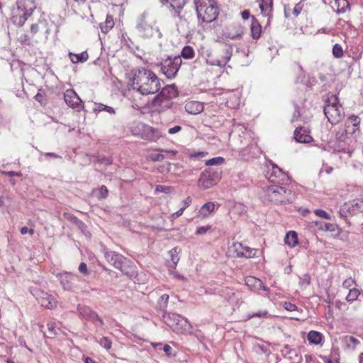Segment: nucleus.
Returning <instances> with one entry per match:
<instances>
[{"label": "nucleus", "mask_w": 363, "mask_h": 363, "mask_svg": "<svg viewBox=\"0 0 363 363\" xmlns=\"http://www.w3.org/2000/svg\"><path fill=\"white\" fill-rule=\"evenodd\" d=\"M267 177L272 184L264 189L262 195L263 201L274 205L291 203L294 199L291 191L281 186L290 182L288 174L277 165L273 164L272 172H268Z\"/></svg>", "instance_id": "nucleus-1"}, {"label": "nucleus", "mask_w": 363, "mask_h": 363, "mask_svg": "<svg viewBox=\"0 0 363 363\" xmlns=\"http://www.w3.org/2000/svg\"><path fill=\"white\" fill-rule=\"evenodd\" d=\"M131 86L143 95L153 94L161 88L160 79L151 70L143 67L132 71Z\"/></svg>", "instance_id": "nucleus-2"}, {"label": "nucleus", "mask_w": 363, "mask_h": 363, "mask_svg": "<svg viewBox=\"0 0 363 363\" xmlns=\"http://www.w3.org/2000/svg\"><path fill=\"white\" fill-rule=\"evenodd\" d=\"M35 0H19L11 11V22L22 27L36 9Z\"/></svg>", "instance_id": "nucleus-3"}, {"label": "nucleus", "mask_w": 363, "mask_h": 363, "mask_svg": "<svg viewBox=\"0 0 363 363\" xmlns=\"http://www.w3.org/2000/svg\"><path fill=\"white\" fill-rule=\"evenodd\" d=\"M324 114L332 125L339 123L345 116V110L336 95L328 98L323 108Z\"/></svg>", "instance_id": "nucleus-4"}, {"label": "nucleus", "mask_w": 363, "mask_h": 363, "mask_svg": "<svg viewBox=\"0 0 363 363\" xmlns=\"http://www.w3.org/2000/svg\"><path fill=\"white\" fill-rule=\"evenodd\" d=\"M177 95L178 91L175 85H167L153 99L152 104L155 107L159 108L160 111L169 109L173 104L172 100L176 98Z\"/></svg>", "instance_id": "nucleus-5"}, {"label": "nucleus", "mask_w": 363, "mask_h": 363, "mask_svg": "<svg viewBox=\"0 0 363 363\" xmlns=\"http://www.w3.org/2000/svg\"><path fill=\"white\" fill-rule=\"evenodd\" d=\"M198 18L203 22L211 23L218 15V9L211 0H198L195 2Z\"/></svg>", "instance_id": "nucleus-6"}, {"label": "nucleus", "mask_w": 363, "mask_h": 363, "mask_svg": "<svg viewBox=\"0 0 363 363\" xmlns=\"http://www.w3.org/2000/svg\"><path fill=\"white\" fill-rule=\"evenodd\" d=\"M163 320L174 332L184 334L190 329L188 320L179 314L166 313L163 315Z\"/></svg>", "instance_id": "nucleus-7"}, {"label": "nucleus", "mask_w": 363, "mask_h": 363, "mask_svg": "<svg viewBox=\"0 0 363 363\" xmlns=\"http://www.w3.org/2000/svg\"><path fill=\"white\" fill-rule=\"evenodd\" d=\"M182 60L181 56L170 57L168 56L163 59L160 62V69L163 74L168 79H174L181 65Z\"/></svg>", "instance_id": "nucleus-8"}, {"label": "nucleus", "mask_w": 363, "mask_h": 363, "mask_svg": "<svg viewBox=\"0 0 363 363\" xmlns=\"http://www.w3.org/2000/svg\"><path fill=\"white\" fill-rule=\"evenodd\" d=\"M221 171L218 167H209L203 171L199 177L198 185L207 189L214 186L220 178Z\"/></svg>", "instance_id": "nucleus-9"}, {"label": "nucleus", "mask_w": 363, "mask_h": 363, "mask_svg": "<svg viewBox=\"0 0 363 363\" xmlns=\"http://www.w3.org/2000/svg\"><path fill=\"white\" fill-rule=\"evenodd\" d=\"M233 55V48L225 45L218 51L216 59L208 60L207 63L212 66L224 67L229 62Z\"/></svg>", "instance_id": "nucleus-10"}, {"label": "nucleus", "mask_w": 363, "mask_h": 363, "mask_svg": "<svg viewBox=\"0 0 363 363\" xmlns=\"http://www.w3.org/2000/svg\"><path fill=\"white\" fill-rule=\"evenodd\" d=\"M30 32L32 38H41L47 40L50 33V30L48 22L45 20H40L30 26Z\"/></svg>", "instance_id": "nucleus-11"}, {"label": "nucleus", "mask_w": 363, "mask_h": 363, "mask_svg": "<svg viewBox=\"0 0 363 363\" xmlns=\"http://www.w3.org/2000/svg\"><path fill=\"white\" fill-rule=\"evenodd\" d=\"M106 260L116 269L124 272V266L127 262V259L122 255L113 251H108L104 253Z\"/></svg>", "instance_id": "nucleus-12"}, {"label": "nucleus", "mask_w": 363, "mask_h": 363, "mask_svg": "<svg viewBox=\"0 0 363 363\" xmlns=\"http://www.w3.org/2000/svg\"><path fill=\"white\" fill-rule=\"evenodd\" d=\"M232 250L237 257L252 258L256 256L258 250L243 245L241 242H235L232 247Z\"/></svg>", "instance_id": "nucleus-13"}, {"label": "nucleus", "mask_w": 363, "mask_h": 363, "mask_svg": "<svg viewBox=\"0 0 363 363\" xmlns=\"http://www.w3.org/2000/svg\"><path fill=\"white\" fill-rule=\"evenodd\" d=\"M65 101L67 106L79 111L83 108V102L73 89H67L64 93Z\"/></svg>", "instance_id": "nucleus-14"}, {"label": "nucleus", "mask_w": 363, "mask_h": 363, "mask_svg": "<svg viewBox=\"0 0 363 363\" xmlns=\"http://www.w3.org/2000/svg\"><path fill=\"white\" fill-rule=\"evenodd\" d=\"M244 27L240 23H233L226 28L223 36L232 40L240 39L244 34Z\"/></svg>", "instance_id": "nucleus-15"}, {"label": "nucleus", "mask_w": 363, "mask_h": 363, "mask_svg": "<svg viewBox=\"0 0 363 363\" xmlns=\"http://www.w3.org/2000/svg\"><path fill=\"white\" fill-rule=\"evenodd\" d=\"M137 29L140 35L145 38H151L156 33H158L160 36L161 35L159 29L148 24L144 18L140 20L137 25Z\"/></svg>", "instance_id": "nucleus-16"}, {"label": "nucleus", "mask_w": 363, "mask_h": 363, "mask_svg": "<svg viewBox=\"0 0 363 363\" xmlns=\"http://www.w3.org/2000/svg\"><path fill=\"white\" fill-rule=\"evenodd\" d=\"M362 205V202L361 203L354 201L352 202L345 203L341 208H340L339 213L341 217H347L349 216H353L361 211V206Z\"/></svg>", "instance_id": "nucleus-17"}, {"label": "nucleus", "mask_w": 363, "mask_h": 363, "mask_svg": "<svg viewBox=\"0 0 363 363\" xmlns=\"http://www.w3.org/2000/svg\"><path fill=\"white\" fill-rule=\"evenodd\" d=\"M142 130L143 131L140 138L143 140L156 141L162 136V133L157 128H153L145 123Z\"/></svg>", "instance_id": "nucleus-18"}, {"label": "nucleus", "mask_w": 363, "mask_h": 363, "mask_svg": "<svg viewBox=\"0 0 363 363\" xmlns=\"http://www.w3.org/2000/svg\"><path fill=\"white\" fill-rule=\"evenodd\" d=\"M60 284L64 290L72 291L74 289V281L76 280V276L71 273L63 272L57 274Z\"/></svg>", "instance_id": "nucleus-19"}, {"label": "nucleus", "mask_w": 363, "mask_h": 363, "mask_svg": "<svg viewBox=\"0 0 363 363\" xmlns=\"http://www.w3.org/2000/svg\"><path fill=\"white\" fill-rule=\"evenodd\" d=\"M79 312L84 318L93 322L96 325H103V320L90 308L80 306L79 307Z\"/></svg>", "instance_id": "nucleus-20"}, {"label": "nucleus", "mask_w": 363, "mask_h": 363, "mask_svg": "<svg viewBox=\"0 0 363 363\" xmlns=\"http://www.w3.org/2000/svg\"><path fill=\"white\" fill-rule=\"evenodd\" d=\"M35 296L36 299L41 306L52 309L57 305V301L55 300V298L46 292L38 291Z\"/></svg>", "instance_id": "nucleus-21"}, {"label": "nucleus", "mask_w": 363, "mask_h": 363, "mask_svg": "<svg viewBox=\"0 0 363 363\" xmlns=\"http://www.w3.org/2000/svg\"><path fill=\"white\" fill-rule=\"evenodd\" d=\"M259 9L262 14L268 18L267 25H269L272 17L273 0H260Z\"/></svg>", "instance_id": "nucleus-22"}, {"label": "nucleus", "mask_w": 363, "mask_h": 363, "mask_svg": "<svg viewBox=\"0 0 363 363\" xmlns=\"http://www.w3.org/2000/svg\"><path fill=\"white\" fill-rule=\"evenodd\" d=\"M185 111L192 115H196L203 111V104L199 101H191L186 104Z\"/></svg>", "instance_id": "nucleus-23"}, {"label": "nucleus", "mask_w": 363, "mask_h": 363, "mask_svg": "<svg viewBox=\"0 0 363 363\" xmlns=\"http://www.w3.org/2000/svg\"><path fill=\"white\" fill-rule=\"evenodd\" d=\"M294 135L295 140L298 143H309L312 140V137L307 134L302 127L296 128Z\"/></svg>", "instance_id": "nucleus-24"}, {"label": "nucleus", "mask_w": 363, "mask_h": 363, "mask_svg": "<svg viewBox=\"0 0 363 363\" xmlns=\"http://www.w3.org/2000/svg\"><path fill=\"white\" fill-rule=\"evenodd\" d=\"M251 20L250 35L253 39L257 40L261 36L262 26L258 20L254 16L251 17Z\"/></svg>", "instance_id": "nucleus-25"}, {"label": "nucleus", "mask_w": 363, "mask_h": 363, "mask_svg": "<svg viewBox=\"0 0 363 363\" xmlns=\"http://www.w3.org/2000/svg\"><path fill=\"white\" fill-rule=\"evenodd\" d=\"M245 284L246 286L253 291H259L261 290V286H262V281L252 276L247 277L245 278Z\"/></svg>", "instance_id": "nucleus-26"}, {"label": "nucleus", "mask_w": 363, "mask_h": 363, "mask_svg": "<svg viewBox=\"0 0 363 363\" xmlns=\"http://www.w3.org/2000/svg\"><path fill=\"white\" fill-rule=\"evenodd\" d=\"M215 209V203L208 201L203 204L199 211V213L203 218L208 217Z\"/></svg>", "instance_id": "nucleus-27"}, {"label": "nucleus", "mask_w": 363, "mask_h": 363, "mask_svg": "<svg viewBox=\"0 0 363 363\" xmlns=\"http://www.w3.org/2000/svg\"><path fill=\"white\" fill-rule=\"evenodd\" d=\"M180 251L181 250L177 247H175L172 248L171 250H169V255L170 256L171 260L169 262V266L170 267H176L177 263L179 261V254Z\"/></svg>", "instance_id": "nucleus-28"}, {"label": "nucleus", "mask_w": 363, "mask_h": 363, "mask_svg": "<svg viewBox=\"0 0 363 363\" xmlns=\"http://www.w3.org/2000/svg\"><path fill=\"white\" fill-rule=\"evenodd\" d=\"M69 57L72 63L84 62L89 58V55L86 52H82L79 54L69 53Z\"/></svg>", "instance_id": "nucleus-29"}, {"label": "nucleus", "mask_w": 363, "mask_h": 363, "mask_svg": "<svg viewBox=\"0 0 363 363\" xmlns=\"http://www.w3.org/2000/svg\"><path fill=\"white\" fill-rule=\"evenodd\" d=\"M144 127V123L139 121H134L130 125V130L131 133L137 137L141 138L142 129Z\"/></svg>", "instance_id": "nucleus-30"}, {"label": "nucleus", "mask_w": 363, "mask_h": 363, "mask_svg": "<svg viewBox=\"0 0 363 363\" xmlns=\"http://www.w3.org/2000/svg\"><path fill=\"white\" fill-rule=\"evenodd\" d=\"M286 245L290 247H294L298 244V235L295 231H289L286 233L284 239Z\"/></svg>", "instance_id": "nucleus-31"}, {"label": "nucleus", "mask_w": 363, "mask_h": 363, "mask_svg": "<svg viewBox=\"0 0 363 363\" xmlns=\"http://www.w3.org/2000/svg\"><path fill=\"white\" fill-rule=\"evenodd\" d=\"M184 5V0H171L170 7L174 10L175 15L177 16H180V12L183 9Z\"/></svg>", "instance_id": "nucleus-32"}, {"label": "nucleus", "mask_w": 363, "mask_h": 363, "mask_svg": "<svg viewBox=\"0 0 363 363\" xmlns=\"http://www.w3.org/2000/svg\"><path fill=\"white\" fill-rule=\"evenodd\" d=\"M195 52L191 46L186 45L183 48L181 55V58L183 57L186 60H191L194 57Z\"/></svg>", "instance_id": "nucleus-33"}, {"label": "nucleus", "mask_w": 363, "mask_h": 363, "mask_svg": "<svg viewBox=\"0 0 363 363\" xmlns=\"http://www.w3.org/2000/svg\"><path fill=\"white\" fill-rule=\"evenodd\" d=\"M335 4L337 6V12L339 13H345L350 6L347 0H335Z\"/></svg>", "instance_id": "nucleus-34"}, {"label": "nucleus", "mask_w": 363, "mask_h": 363, "mask_svg": "<svg viewBox=\"0 0 363 363\" xmlns=\"http://www.w3.org/2000/svg\"><path fill=\"white\" fill-rule=\"evenodd\" d=\"M113 18L111 16H107L105 23L100 26L101 30L103 33H108L113 27Z\"/></svg>", "instance_id": "nucleus-35"}, {"label": "nucleus", "mask_w": 363, "mask_h": 363, "mask_svg": "<svg viewBox=\"0 0 363 363\" xmlns=\"http://www.w3.org/2000/svg\"><path fill=\"white\" fill-rule=\"evenodd\" d=\"M360 123V118L357 116L349 117L345 123V128L348 129L351 125L354 128L358 127Z\"/></svg>", "instance_id": "nucleus-36"}, {"label": "nucleus", "mask_w": 363, "mask_h": 363, "mask_svg": "<svg viewBox=\"0 0 363 363\" xmlns=\"http://www.w3.org/2000/svg\"><path fill=\"white\" fill-rule=\"evenodd\" d=\"M169 301V295L168 294H163L160 296V299L158 300L157 305L159 308L164 311L167 307V303Z\"/></svg>", "instance_id": "nucleus-37"}, {"label": "nucleus", "mask_w": 363, "mask_h": 363, "mask_svg": "<svg viewBox=\"0 0 363 363\" xmlns=\"http://www.w3.org/2000/svg\"><path fill=\"white\" fill-rule=\"evenodd\" d=\"M355 129L353 128L352 132H349V130L346 128L340 129L339 131L336 133L335 138L337 140L344 141L345 138H347V135L348 133L351 134L352 133H354Z\"/></svg>", "instance_id": "nucleus-38"}, {"label": "nucleus", "mask_w": 363, "mask_h": 363, "mask_svg": "<svg viewBox=\"0 0 363 363\" xmlns=\"http://www.w3.org/2000/svg\"><path fill=\"white\" fill-rule=\"evenodd\" d=\"M359 295V291L357 289H351L346 296V300L348 302H352L357 299Z\"/></svg>", "instance_id": "nucleus-39"}, {"label": "nucleus", "mask_w": 363, "mask_h": 363, "mask_svg": "<svg viewBox=\"0 0 363 363\" xmlns=\"http://www.w3.org/2000/svg\"><path fill=\"white\" fill-rule=\"evenodd\" d=\"M332 52L335 58H341L343 56V50L339 43H335L333 45Z\"/></svg>", "instance_id": "nucleus-40"}, {"label": "nucleus", "mask_w": 363, "mask_h": 363, "mask_svg": "<svg viewBox=\"0 0 363 363\" xmlns=\"http://www.w3.org/2000/svg\"><path fill=\"white\" fill-rule=\"evenodd\" d=\"M311 283V277L308 274H304L300 277L299 285L301 288L306 289Z\"/></svg>", "instance_id": "nucleus-41"}, {"label": "nucleus", "mask_w": 363, "mask_h": 363, "mask_svg": "<svg viewBox=\"0 0 363 363\" xmlns=\"http://www.w3.org/2000/svg\"><path fill=\"white\" fill-rule=\"evenodd\" d=\"M307 337L308 340H322L323 338L322 333L314 330H311Z\"/></svg>", "instance_id": "nucleus-42"}, {"label": "nucleus", "mask_w": 363, "mask_h": 363, "mask_svg": "<svg viewBox=\"0 0 363 363\" xmlns=\"http://www.w3.org/2000/svg\"><path fill=\"white\" fill-rule=\"evenodd\" d=\"M224 159L221 157H213L206 161L205 164L207 166L219 165L223 164Z\"/></svg>", "instance_id": "nucleus-43"}, {"label": "nucleus", "mask_w": 363, "mask_h": 363, "mask_svg": "<svg viewBox=\"0 0 363 363\" xmlns=\"http://www.w3.org/2000/svg\"><path fill=\"white\" fill-rule=\"evenodd\" d=\"M253 350L257 354H268L269 351L268 350L267 346L264 345L256 344L253 347Z\"/></svg>", "instance_id": "nucleus-44"}, {"label": "nucleus", "mask_w": 363, "mask_h": 363, "mask_svg": "<svg viewBox=\"0 0 363 363\" xmlns=\"http://www.w3.org/2000/svg\"><path fill=\"white\" fill-rule=\"evenodd\" d=\"M269 313L267 311H260L257 313H253L252 314H249L247 315L249 319L253 318H268L269 317Z\"/></svg>", "instance_id": "nucleus-45"}, {"label": "nucleus", "mask_w": 363, "mask_h": 363, "mask_svg": "<svg viewBox=\"0 0 363 363\" xmlns=\"http://www.w3.org/2000/svg\"><path fill=\"white\" fill-rule=\"evenodd\" d=\"M330 358L334 360L333 363H340L339 349L333 347L330 352Z\"/></svg>", "instance_id": "nucleus-46"}, {"label": "nucleus", "mask_w": 363, "mask_h": 363, "mask_svg": "<svg viewBox=\"0 0 363 363\" xmlns=\"http://www.w3.org/2000/svg\"><path fill=\"white\" fill-rule=\"evenodd\" d=\"M155 191L164 194H170L172 192L173 188L169 186L157 185L156 186Z\"/></svg>", "instance_id": "nucleus-47"}, {"label": "nucleus", "mask_w": 363, "mask_h": 363, "mask_svg": "<svg viewBox=\"0 0 363 363\" xmlns=\"http://www.w3.org/2000/svg\"><path fill=\"white\" fill-rule=\"evenodd\" d=\"M63 216H64L65 218H66L67 220H68L69 221H70L71 223L74 224L75 225H77V224L79 223L80 220L78 219V218H77L76 216H73L72 214H69V213H65L63 214Z\"/></svg>", "instance_id": "nucleus-48"}, {"label": "nucleus", "mask_w": 363, "mask_h": 363, "mask_svg": "<svg viewBox=\"0 0 363 363\" xmlns=\"http://www.w3.org/2000/svg\"><path fill=\"white\" fill-rule=\"evenodd\" d=\"M18 41L23 45H31L30 37L27 34H22L18 38Z\"/></svg>", "instance_id": "nucleus-49"}, {"label": "nucleus", "mask_w": 363, "mask_h": 363, "mask_svg": "<svg viewBox=\"0 0 363 363\" xmlns=\"http://www.w3.org/2000/svg\"><path fill=\"white\" fill-rule=\"evenodd\" d=\"M150 159L153 162H159L164 160L165 156L160 153H153L150 155Z\"/></svg>", "instance_id": "nucleus-50"}, {"label": "nucleus", "mask_w": 363, "mask_h": 363, "mask_svg": "<svg viewBox=\"0 0 363 363\" xmlns=\"http://www.w3.org/2000/svg\"><path fill=\"white\" fill-rule=\"evenodd\" d=\"M108 191L106 186L103 185L99 189V196L98 197L101 199H106L108 196Z\"/></svg>", "instance_id": "nucleus-51"}, {"label": "nucleus", "mask_w": 363, "mask_h": 363, "mask_svg": "<svg viewBox=\"0 0 363 363\" xmlns=\"http://www.w3.org/2000/svg\"><path fill=\"white\" fill-rule=\"evenodd\" d=\"M315 213L316 216L320 217V218H325V219H329L330 218V216L329 214L323 211V210H321V209H317L315 211Z\"/></svg>", "instance_id": "nucleus-52"}, {"label": "nucleus", "mask_w": 363, "mask_h": 363, "mask_svg": "<svg viewBox=\"0 0 363 363\" xmlns=\"http://www.w3.org/2000/svg\"><path fill=\"white\" fill-rule=\"evenodd\" d=\"M354 284L355 281L351 277H350L343 281L342 286L345 289H350Z\"/></svg>", "instance_id": "nucleus-53"}, {"label": "nucleus", "mask_w": 363, "mask_h": 363, "mask_svg": "<svg viewBox=\"0 0 363 363\" xmlns=\"http://www.w3.org/2000/svg\"><path fill=\"white\" fill-rule=\"evenodd\" d=\"M79 229H80L86 235L90 236V233L86 230L87 226L85 225L84 222L82 220L79 221V223L76 225Z\"/></svg>", "instance_id": "nucleus-54"}, {"label": "nucleus", "mask_w": 363, "mask_h": 363, "mask_svg": "<svg viewBox=\"0 0 363 363\" xmlns=\"http://www.w3.org/2000/svg\"><path fill=\"white\" fill-rule=\"evenodd\" d=\"M78 269H79V272H81L82 274H83L84 275H87L89 274L86 264L84 262L80 263Z\"/></svg>", "instance_id": "nucleus-55"}, {"label": "nucleus", "mask_w": 363, "mask_h": 363, "mask_svg": "<svg viewBox=\"0 0 363 363\" xmlns=\"http://www.w3.org/2000/svg\"><path fill=\"white\" fill-rule=\"evenodd\" d=\"M284 306V308L289 311H294L297 309V306L290 302H285Z\"/></svg>", "instance_id": "nucleus-56"}, {"label": "nucleus", "mask_w": 363, "mask_h": 363, "mask_svg": "<svg viewBox=\"0 0 363 363\" xmlns=\"http://www.w3.org/2000/svg\"><path fill=\"white\" fill-rule=\"evenodd\" d=\"M210 228H211V226H209V225L199 227L196 230V233L197 235L205 234Z\"/></svg>", "instance_id": "nucleus-57"}, {"label": "nucleus", "mask_w": 363, "mask_h": 363, "mask_svg": "<svg viewBox=\"0 0 363 363\" xmlns=\"http://www.w3.org/2000/svg\"><path fill=\"white\" fill-rule=\"evenodd\" d=\"M55 328H56V326H55V323L50 322L48 323V332L50 335L57 334V330H56Z\"/></svg>", "instance_id": "nucleus-58"}, {"label": "nucleus", "mask_w": 363, "mask_h": 363, "mask_svg": "<svg viewBox=\"0 0 363 363\" xmlns=\"http://www.w3.org/2000/svg\"><path fill=\"white\" fill-rule=\"evenodd\" d=\"M301 116L299 108L297 105L295 106V111L293 115V118L291 119V121H296L298 119V118Z\"/></svg>", "instance_id": "nucleus-59"}, {"label": "nucleus", "mask_w": 363, "mask_h": 363, "mask_svg": "<svg viewBox=\"0 0 363 363\" xmlns=\"http://www.w3.org/2000/svg\"><path fill=\"white\" fill-rule=\"evenodd\" d=\"M182 130V126L180 125H175L173 128H171L168 130V133L170 135L175 134L178 132H179Z\"/></svg>", "instance_id": "nucleus-60"}, {"label": "nucleus", "mask_w": 363, "mask_h": 363, "mask_svg": "<svg viewBox=\"0 0 363 363\" xmlns=\"http://www.w3.org/2000/svg\"><path fill=\"white\" fill-rule=\"evenodd\" d=\"M104 111H106L107 112L108 114L110 115H115L116 114V111L114 110V108L111 106H107V105H104V107L103 108Z\"/></svg>", "instance_id": "nucleus-61"}, {"label": "nucleus", "mask_w": 363, "mask_h": 363, "mask_svg": "<svg viewBox=\"0 0 363 363\" xmlns=\"http://www.w3.org/2000/svg\"><path fill=\"white\" fill-rule=\"evenodd\" d=\"M29 233L31 235L34 233V230L33 229H28V227L24 226L21 228V235H26V233Z\"/></svg>", "instance_id": "nucleus-62"}, {"label": "nucleus", "mask_w": 363, "mask_h": 363, "mask_svg": "<svg viewBox=\"0 0 363 363\" xmlns=\"http://www.w3.org/2000/svg\"><path fill=\"white\" fill-rule=\"evenodd\" d=\"M104 107V104H95L94 107L93 108V111L95 113H99L103 111V108Z\"/></svg>", "instance_id": "nucleus-63"}, {"label": "nucleus", "mask_w": 363, "mask_h": 363, "mask_svg": "<svg viewBox=\"0 0 363 363\" xmlns=\"http://www.w3.org/2000/svg\"><path fill=\"white\" fill-rule=\"evenodd\" d=\"M112 342H100L101 347H103L106 350H109L112 347Z\"/></svg>", "instance_id": "nucleus-64"}]
</instances>
